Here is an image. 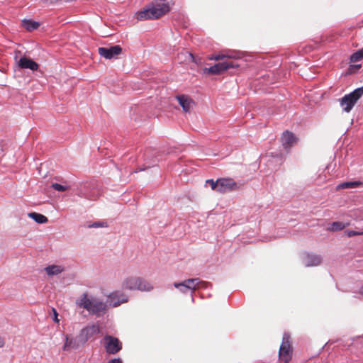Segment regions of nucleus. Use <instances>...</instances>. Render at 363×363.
I'll list each match as a JSON object with an SVG mask.
<instances>
[{"instance_id": "obj_1", "label": "nucleus", "mask_w": 363, "mask_h": 363, "mask_svg": "<svg viewBox=\"0 0 363 363\" xmlns=\"http://www.w3.org/2000/svg\"><path fill=\"white\" fill-rule=\"evenodd\" d=\"M91 337V326L84 327L76 337H72L69 335H65V343L62 346L64 351H69L72 349H78L85 345Z\"/></svg>"}, {"instance_id": "obj_2", "label": "nucleus", "mask_w": 363, "mask_h": 363, "mask_svg": "<svg viewBox=\"0 0 363 363\" xmlns=\"http://www.w3.org/2000/svg\"><path fill=\"white\" fill-rule=\"evenodd\" d=\"M169 11V6L167 3H157L137 12L136 18L138 21L157 19L167 13Z\"/></svg>"}, {"instance_id": "obj_3", "label": "nucleus", "mask_w": 363, "mask_h": 363, "mask_svg": "<svg viewBox=\"0 0 363 363\" xmlns=\"http://www.w3.org/2000/svg\"><path fill=\"white\" fill-rule=\"evenodd\" d=\"M122 288L130 291H149L153 289L152 286L139 277H128L122 282Z\"/></svg>"}, {"instance_id": "obj_4", "label": "nucleus", "mask_w": 363, "mask_h": 363, "mask_svg": "<svg viewBox=\"0 0 363 363\" xmlns=\"http://www.w3.org/2000/svg\"><path fill=\"white\" fill-rule=\"evenodd\" d=\"M363 96V86L355 89L348 94L339 99L342 110L349 113L353 108L357 101Z\"/></svg>"}, {"instance_id": "obj_5", "label": "nucleus", "mask_w": 363, "mask_h": 363, "mask_svg": "<svg viewBox=\"0 0 363 363\" xmlns=\"http://www.w3.org/2000/svg\"><path fill=\"white\" fill-rule=\"evenodd\" d=\"M128 297L122 291L116 290L107 296V303L110 307L116 308L121 304L127 303Z\"/></svg>"}, {"instance_id": "obj_6", "label": "nucleus", "mask_w": 363, "mask_h": 363, "mask_svg": "<svg viewBox=\"0 0 363 363\" xmlns=\"http://www.w3.org/2000/svg\"><path fill=\"white\" fill-rule=\"evenodd\" d=\"M279 357L284 363H288L291 359L292 350L289 342V337L286 334L283 337L279 351Z\"/></svg>"}, {"instance_id": "obj_7", "label": "nucleus", "mask_w": 363, "mask_h": 363, "mask_svg": "<svg viewBox=\"0 0 363 363\" xmlns=\"http://www.w3.org/2000/svg\"><path fill=\"white\" fill-rule=\"evenodd\" d=\"M106 352L115 354L122 349V344L118 338L106 335L104 338Z\"/></svg>"}, {"instance_id": "obj_8", "label": "nucleus", "mask_w": 363, "mask_h": 363, "mask_svg": "<svg viewBox=\"0 0 363 363\" xmlns=\"http://www.w3.org/2000/svg\"><path fill=\"white\" fill-rule=\"evenodd\" d=\"M122 52V48L120 45H116L109 48H99V55L106 59H112L117 57Z\"/></svg>"}, {"instance_id": "obj_9", "label": "nucleus", "mask_w": 363, "mask_h": 363, "mask_svg": "<svg viewBox=\"0 0 363 363\" xmlns=\"http://www.w3.org/2000/svg\"><path fill=\"white\" fill-rule=\"evenodd\" d=\"M236 182L231 178L218 179V192L225 193L236 189Z\"/></svg>"}, {"instance_id": "obj_10", "label": "nucleus", "mask_w": 363, "mask_h": 363, "mask_svg": "<svg viewBox=\"0 0 363 363\" xmlns=\"http://www.w3.org/2000/svg\"><path fill=\"white\" fill-rule=\"evenodd\" d=\"M108 307L110 306L107 301L104 302L99 298H92V314H96L97 315H104L108 310Z\"/></svg>"}, {"instance_id": "obj_11", "label": "nucleus", "mask_w": 363, "mask_h": 363, "mask_svg": "<svg viewBox=\"0 0 363 363\" xmlns=\"http://www.w3.org/2000/svg\"><path fill=\"white\" fill-rule=\"evenodd\" d=\"M184 282L187 285V288L192 291L197 289H206L211 286L208 282L201 281L199 278L187 279L184 280Z\"/></svg>"}, {"instance_id": "obj_12", "label": "nucleus", "mask_w": 363, "mask_h": 363, "mask_svg": "<svg viewBox=\"0 0 363 363\" xmlns=\"http://www.w3.org/2000/svg\"><path fill=\"white\" fill-rule=\"evenodd\" d=\"M281 140L284 148L289 150L297 142V138L292 132L286 130L282 133Z\"/></svg>"}, {"instance_id": "obj_13", "label": "nucleus", "mask_w": 363, "mask_h": 363, "mask_svg": "<svg viewBox=\"0 0 363 363\" xmlns=\"http://www.w3.org/2000/svg\"><path fill=\"white\" fill-rule=\"evenodd\" d=\"M18 67L23 69H29L32 71H36L38 70L39 65L31 58L23 56L18 60Z\"/></svg>"}, {"instance_id": "obj_14", "label": "nucleus", "mask_w": 363, "mask_h": 363, "mask_svg": "<svg viewBox=\"0 0 363 363\" xmlns=\"http://www.w3.org/2000/svg\"><path fill=\"white\" fill-rule=\"evenodd\" d=\"M177 99L184 112H190L194 104V101L190 97L185 95H180L177 96Z\"/></svg>"}, {"instance_id": "obj_15", "label": "nucleus", "mask_w": 363, "mask_h": 363, "mask_svg": "<svg viewBox=\"0 0 363 363\" xmlns=\"http://www.w3.org/2000/svg\"><path fill=\"white\" fill-rule=\"evenodd\" d=\"M322 262V257L313 253L306 254L304 258V264L306 267L318 266Z\"/></svg>"}, {"instance_id": "obj_16", "label": "nucleus", "mask_w": 363, "mask_h": 363, "mask_svg": "<svg viewBox=\"0 0 363 363\" xmlns=\"http://www.w3.org/2000/svg\"><path fill=\"white\" fill-rule=\"evenodd\" d=\"M240 52L235 51H227L225 54L211 55L208 59L210 60H220L224 58H240Z\"/></svg>"}, {"instance_id": "obj_17", "label": "nucleus", "mask_w": 363, "mask_h": 363, "mask_svg": "<svg viewBox=\"0 0 363 363\" xmlns=\"http://www.w3.org/2000/svg\"><path fill=\"white\" fill-rule=\"evenodd\" d=\"M226 71V67H224L223 62H219L213 66H211L208 68H204L203 72L212 74H220Z\"/></svg>"}, {"instance_id": "obj_18", "label": "nucleus", "mask_w": 363, "mask_h": 363, "mask_svg": "<svg viewBox=\"0 0 363 363\" xmlns=\"http://www.w3.org/2000/svg\"><path fill=\"white\" fill-rule=\"evenodd\" d=\"M44 270L48 277H52L62 273L64 271V267L61 265L52 264L45 267Z\"/></svg>"}, {"instance_id": "obj_19", "label": "nucleus", "mask_w": 363, "mask_h": 363, "mask_svg": "<svg viewBox=\"0 0 363 363\" xmlns=\"http://www.w3.org/2000/svg\"><path fill=\"white\" fill-rule=\"evenodd\" d=\"M28 217L34 220L37 223L43 224L48 222V218L41 214L36 212H30L28 214Z\"/></svg>"}, {"instance_id": "obj_20", "label": "nucleus", "mask_w": 363, "mask_h": 363, "mask_svg": "<svg viewBox=\"0 0 363 363\" xmlns=\"http://www.w3.org/2000/svg\"><path fill=\"white\" fill-rule=\"evenodd\" d=\"M77 303L79 307L86 309L89 313H91V299L86 297V294H84L80 301H77Z\"/></svg>"}, {"instance_id": "obj_21", "label": "nucleus", "mask_w": 363, "mask_h": 363, "mask_svg": "<svg viewBox=\"0 0 363 363\" xmlns=\"http://www.w3.org/2000/svg\"><path fill=\"white\" fill-rule=\"evenodd\" d=\"M40 24L38 22L32 21L30 19H26L23 21V26L29 31L34 30L39 27Z\"/></svg>"}, {"instance_id": "obj_22", "label": "nucleus", "mask_w": 363, "mask_h": 363, "mask_svg": "<svg viewBox=\"0 0 363 363\" xmlns=\"http://www.w3.org/2000/svg\"><path fill=\"white\" fill-rule=\"evenodd\" d=\"M349 225L348 223H343L340 221L333 222L330 227L328 228V230L331 231H338L343 230L345 227H347Z\"/></svg>"}, {"instance_id": "obj_23", "label": "nucleus", "mask_w": 363, "mask_h": 363, "mask_svg": "<svg viewBox=\"0 0 363 363\" xmlns=\"http://www.w3.org/2000/svg\"><path fill=\"white\" fill-rule=\"evenodd\" d=\"M363 59V48L354 52L350 56V62H356L361 61Z\"/></svg>"}, {"instance_id": "obj_24", "label": "nucleus", "mask_w": 363, "mask_h": 363, "mask_svg": "<svg viewBox=\"0 0 363 363\" xmlns=\"http://www.w3.org/2000/svg\"><path fill=\"white\" fill-rule=\"evenodd\" d=\"M361 184L360 182H347L338 185V189H349L357 187Z\"/></svg>"}, {"instance_id": "obj_25", "label": "nucleus", "mask_w": 363, "mask_h": 363, "mask_svg": "<svg viewBox=\"0 0 363 363\" xmlns=\"http://www.w3.org/2000/svg\"><path fill=\"white\" fill-rule=\"evenodd\" d=\"M174 286L179 289L183 294H186L189 291L184 281L182 282L174 283Z\"/></svg>"}, {"instance_id": "obj_26", "label": "nucleus", "mask_w": 363, "mask_h": 363, "mask_svg": "<svg viewBox=\"0 0 363 363\" xmlns=\"http://www.w3.org/2000/svg\"><path fill=\"white\" fill-rule=\"evenodd\" d=\"M52 188L55 190L60 192H64L68 189V186L66 185H62L58 183H53L51 185Z\"/></svg>"}, {"instance_id": "obj_27", "label": "nucleus", "mask_w": 363, "mask_h": 363, "mask_svg": "<svg viewBox=\"0 0 363 363\" xmlns=\"http://www.w3.org/2000/svg\"><path fill=\"white\" fill-rule=\"evenodd\" d=\"M206 184H208L211 186V189L218 191V179L216 181H214L213 179H208V180H206Z\"/></svg>"}, {"instance_id": "obj_28", "label": "nucleus", "mask_w": 363, "mask_h": 363, "mask_svg": "<svg viewBox=\"0 0 363 363\" xmlns=\"http://www.w3.org/2000/svg\"><path fill=\"white\" fill-rule=\"evenodd\" d=\"M108 223L105 220L92 222V228H106Z\"/></svg>"}, {"instance_id": "obj_29", "label": "nucleus", "mask_w": 363, "mask_h": 363, "mask_svg": "<svg viewBox=\"0 0 363 363\" xmlns=\"http://www.w3.org/2000/svg\"><path fill=\"white\" fill-rule=\"evenodd\" d=\"M345 233L347 235V237H353L355 235H362L363 233L359 231H355L352 230H347L345 231Z\"/></svg>"}, {"instance_id": "obj_30", "label": "nucleus", "mask_w": 363, "mask_h": 363, "mask_svg": "<svg viewBox=\"0 0 363 363\" xmlns=\"http://www.w3.org/2000/svg\"><path fill=\"white\" fill-rule=\"evenodd\" d=\"M224 67H226V70L230 68L238 67L239 65L233 62H223Z\"/></svg>"}, {"instance_id": "obj_31", "label": "nucleus", "mask_w": 363, "mask_h": 363, "mask_svg": "<svg viewBox=\"0 0 363 363\" xmlns=\"http://www.w3.org/2000/svg\"><path fill=\"white\" fill-rule=\"evenodd\" d=\"M52 311L53 312V318L52 320L55 323H59L60 320L58 319V313L55 308H52Z\"/></svg>"}, {"instance_id": "obj_32", "label": "nucleus", "mask_w": 363, "mask_h": 363, "mask_svg": "<svg viewBox=\"0 0 363 363\" xmlns=\"http://www.w3.org/2000/svg\"><path fill=\"white\" fill-rule=\"evenodd\" d=\"M107 363H123V362L120 358H115L108 361Z\"/></svg>"}, {"instance_id": "obj_33", "label": "nucleus", "mask_w": 363, "mask_h": 363, "mask_svg": "<svg viewBox=\"0 0 363 363\" xmlns=\"http://www.w3.org/2000/svg\"><path fill=\"white\" fill-rule=\"evenodd\" d=\"M91 328H92V333H96L99 331L98 327L95 326L94 325H92Z\"/></svg>"}, {"instance_id": "obj_34", "label": "nucleus", "mask_w": 363, "mask_h": 363, "mask_svg": "<svg viewBox=\"0 0 363 363\" xmlns=\"http://www.w3.org/2000/svg\"><path fill=\"white\" fill-rule=\"evenodd\" d=\"M4 345V339L0 336V348L2 347Z\"/></svg>"}, {"instance_id": "obj_35", "label": "nucleus", "mask_w": 363, "mask_h": 363, "mask_svg": "<svg viewBox=\"0 0 363 363\" xmlns=\"http://www.w3.org/2000/svg\"><path fill=\"white\" fill-rule=\"evenodd\" d=\"M84 227H86L88 228H91V223H88L87 225H85Z\"/></svg>"}, {"instance_id": "obj_36", "label": "nucleus", "mask_w": 363, "mask_h": 363, "mask_svg": "<svg viewBox=\"0 0 363 363\" xmlns=\"http://www.w3.org/2000/svg\"><path fill=\"white\" fill-rule=\"evenodd\" d=\"M354 67H355V68L359 69L361 67V65H354Z\"/></svg>"}, {"instance_id": "obj_37", "label": "nucleus", "mask_w": 363, "mask_h": 363, "mask_svg": "<svg viewBox=\"0 0 363 363\" xmlns=\"http://www.w3.org/2000/svg\"><path fill=\"white\" fill-rule=\"evenodd\" d=\"M360 293L363 294V286L360 288Z\"/></svg>"}]
</instances>
